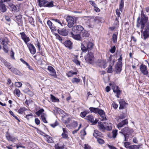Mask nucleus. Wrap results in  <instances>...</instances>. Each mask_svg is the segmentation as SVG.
<instances>
[{
	"label": "nucleus",
	"mask_w": 149,
	"mask_h": 149,
	"mask_svg": "<svg viewBox=\"0 0 149 149\" xmlns=\"http://www.w3.org/2000/svg\"><path fill=\"white\" fill-rule=\"evenodd\" d=\"M148 20V18L144 14L143 10L141 11V17H139L137 20L136 26L139 28L141 26V29L144 28V30L142 32L141 37L144 40L149 38V26L145 24Z\"/></svg>",
	"instance_id": "f257e3e1"
},
{
	"label": "nucleus",
	"mask_w": 149,
	"mask_h": 149,
	"mask_svg": "<svg viewBox=\"0 0 149 149\" xmlns=\"http://www.w3.org/2000/svg\"><path fill=\"white\" fill-rule=\"evenodd\" d=\"M84 58L86 62L90 64L92 63H93L94 59L93 53L88 51V54L85 56Z\"/></svg>",
	"instance_id": "f03ea898"
},
{
	"label": "nucleus",
	"mask_w": 149,
	"mask_h": 149,
	"mask_svg": "<svg viewBox=\"0 0 149 149\" xmlns=\"http://www.w3.org/2000/svg\"><path fill=\"white\" fill-rule=\"evenodd\" d=\"M74 17L68 16L66 18V20L68 22V26L69 28H71L72 27L74 24Z\"/></svg>",
	"instance_id": "7ed1b4c3"
},
{
	"label": "nucleus",
	"mask_w": 149,
	"mask_h": 149,
	"mask_svg": "<svg viewBox=\"0 0 149 149\" xmlns=\"http://www.w3.org/2000/svg\"><path fill=\"white\" fill-rule=\"evenodd\" d=\"M0 41L1 44L3 45V50L4 52L7 53L8 52V47L7 46L8 41L7 38H1L0 39Z\"/></svg>",
	"instance_id": "20e7f679"
},
{
	"label": "nucleus",
	"mask_w": 149,
	"mask_h": 149,
	"mask_svg": "<svg viewBox=\"0 0 149 149\" xmlns=\"http://www.w3.org/2000/svg\"><path fill=\"white\" fill-rule=\"evenodd\" d=\"M84 28L82 26L78 25L74 26L72 29V32L78 33H80L84 30Z\"/></svg>",
	"instance_id": "39448f33"
},
{
	"label": "nucleus",
	"mask_w": 149,
	"mask_h": 149,
	"mask_svg": "<svg viewBox=\"0 0 149 149\" xmlns=\"http://www.w3.org/2000/svg\"><path fill=\"white\" fill-rule=\"evenodd\" d=\"M140 70L141 72L144 75H147L148 74V72L147 69V67L144 64H141L140 66Z\"/></svg>",
	"instance_id": "423d86ee"
},
{
	"label": "nucleus",
	"mask_w": 149,
	"mask_h": 149,
	"mask_svg": "<svg viewBox=\"0 0 149 149\" xmlns=\"http://www.w3.org/2000/svg\"><path fill=\"white\" fill-rule=\"evenodd\" d=\"M97 113L98 114L101 116V118H100L101 120L103 121L107 120L105 116V113L101 109H98Z\"/></svg>",
	"instance_id": "0eeeda50"
},
{
	"label": "nucleus",
	"mask_w": 149,
	"mask_h": 149,
	"mask_svg": "<svg viewBox=\"0 0 149 149\" xmlns=\"http://www.w3.org/2000/svg\"><path fill=\"white\" fill-rule=\"evenodd\" d=\"M30 52L32 54H34L36 52V49L33 44L30 43H28L27 44Z\"/></svg>",
	"instance_id": "6e6552de"
},
{
	"label": "nucleus",
	"mask_w": 149,
	"mask_h": 149,
	"mask_svg": "<svg viewBox=\"0 0 149 149\" xmlns=\"http://www.w3.org/2000/svg\"><path fill=\"white\" fill-rule=\"evenodd\" d=\"M133 132V130L132 129H130L128 127H125L121 130V133L123 134L129 135Z\"/></svg>",
	"instance_id": "1a4fd4ad"
},
{
	"label": "nucleus",
	"mask_w": 149,
	"mask_h": 149,
	"mask_svg": "<svg viewBox=\"0 0 149 149\" xmlns=\"http://www.w3.org/2000/svg\"><path fill=\"white\" fill-rule=\"evenodd\" d=\"M47 69L50 73V74L54 77L57 78V76L55 69L53 67L50 66H48Z\"/></svg>",
	"instance_id": "9d476101"
},
{
	"label": "nucleus",
	"mask_w": 149,
	"mask_h": 149,
	"mask_svg": "<svg viewBox=\"0 0 149 149\" xmlns=\"http://www.w3.org/2000/svg\"><path fill=\"white\" fill-rule=\"evenodd\" d=\"M21 38L24 40V42L27 44L28 42L30 41V38L25 34L24 32L20 33Z\"/></svg>",
	"instance_id": "9b49d317"
},
{
	"label": "nucleus",
	"mask_w": 149,
	"mask_h": 149,
	"mask_svg": "<svg viewBox=\"0 0 149 149\" xmlns=\"http://www.w3.org/2000/svg\"><path fill=\"white\" fill-rule=\"evenodd\" d=\"M115 71L118 74H119L122 70V63L121 62H118L115 66Z\"/></svg>",
	"instance_id": "f8f14e48"
},
{
	"label": "nucleus",
	"mask_w": 149,
	"mask_h": 149,
	"mask_svg": "<svg viewBox=\"0 0 149 149\" xmlns=\"http://www.w3.org/2000/svg\"><path fill=\"white\" fill-rule=\"evenodd\" d=\"M112 89L113 92L116 93V96L117 97L119 98L121 92V91L119 89V87L118 86L114 85L113 86Z\"/></svg>",
	"instance_id": "ddd939ff"
},
{
	"label": "nucleus",
	"mask_w": 149,
	"mask_h": 149,
	"mask_svg": "<svg viewBox=\"0 0 149 149\" xmlns=\"http://www.w3.org/2000/svg\"><path fill=\"white\" fill-rule=\"evenodd\" d=\"M47 24L52 32L56 31L57 29L56 27L55 26V25L50 20H48L47 21Z\"/></svg>",
	"instance_id": "4468645a"
},
{
	"label": "nucleus",
	"mask_w": 149,
	"mask_h": 149,
	"mask_svg": "<svg viewBox=\"0 0 149 149\" xmlns=\"http://www.w3.org/2000/svg\"><path fill=\"white\" fill-rule=\"evenodd\" d=\"M71 36L75 40H80L81 39V37L80 33H78L74 32H71Z\"/></svg>",
	"instance_id": "2eb2a0df"
},
{
	"label": "nucleus",
	"mask_w": 149,
	"mask_h": 149,
	"mask_svg": "<svg viewBox=\"0 0 149 149\" xmlns=\"http://www.w3.org/2000/svg\"><path fill=\"white\" fill-rule=\"evenodd\" d=\"M58 33L62 36H66L68 34V32L65 29H58L57 30Z\"/></svg>",
	"instance_id": "dca6fc26"
},
{
	"label": "nucleus",
	"mask_w": 149,
	"mask_h": 149,
	"mask_svg": "<svg viewBox=\"0 0 149 149\" xmlns=\"http://www.w3.org/2000/svg\"><path fill=\"white\" fill-rule=\"evenodd\" d=\"M128 124V121L127 119H125L121 122H120L117 125V127L118 128H121L126 125Z\"/></svg>",
	"instance_id": "f3484780"
},
{
	"label": "nucleus",
	"mask_w": 149,
	"mask_h": 149,
	"mask_svg": "<svg viewBox=\"0 0 149 149\" xmlns=\"http://www.w3.org/2000/svg\"><path fill=\"white\" fill-rule=\"evenodd\" d=\"M86 118H87V119L93 124L97 123L98 121V120L97 119L94 120L93 117L92 116H88L86 117Z\"/></svg>",
	"instance_id": "a211bd4d"
},
{
	"label": "nucleus",
	"mask_w": 149,
	"mask_h": 149,
	"mask_svg": "<svg viewBox=\"0 0 149 149\" xmlns=\"http://www.w3.org/2000/svg\"><path fill=\"white\" fill-rule=\"evenodd\" d=\"M6 5L2 1L0 2V10L2 13H4L7 10Z\"/></svg>",
	"instance_id": "6ab92c4d"
},
{
	"label": "nucleus",
	"mask_w": 149,
	"mask_h": 149,
	"mask_svg": "<svg viewBox=\"0 0 149 149\" xmlns=\"http://www.w3.org/2000/svg\"><path fill=\"white\" fill-rule=\"evenodd\" d=\"M64 44L66 47H68L70 49H71L72 48V43L70 40L66 41L64 42Z\"/></svg>",
	"instance_id": "aec40b11"
},
{
	"label": "nucleus",
	"mask_w": 149,
	"mask_h": 149,
	"mask_svg": "<svg viewBox=\"0 0 149 149\" xmlns=\"http://www.w3.org/2000/svg\"><path fill=\"white\" fill-rule=\"evenodd\" d=\"M38 1L39 3L38 5L40 7H45L46 3H47V0H38Z\"/></svg>",
	"instance_id": "412c9836"
},
{
	"label": "nucleus",
	"mask_w": 149,
	"mask_h": 149,
	"mask_svg": "<svg viewBox=\"0 0 149 149\" xmlns=\"http://www.w3.org/2000/svg\"><path fill=\"white\" fill-rule=\"evenodd\" d=\"M50 19L53 21H54L55 22L58 23L61 26H63V25H65L64 22L63 20H60L57 19H54L52 18Z\"/></svg>",
	"instance_id": "4be33fe9"
},
{
	"label": "nucleus",
	"mask_w": 149,
	"mask_h": 149,
	"mask_svg": "<svg viewBox=\"0 0 149 149\" xmlns=\"http://www.w3.org/2000/svg\"><path fill=\"white\" fill-rule=\"evenodd\" d=\"M6 137L7 139L9 141H14L15 140V138L14 136L10 135L9 134L7 133Z\"/></svg>",
	"instance_id": "5701e85b"
},
{
	"label": "nucleus",
	"mask_w": 149,
	"mask_h": 149,
	"mask_svg": "<svg viewBox=\"0 0 149 149\" xmlns=\"http://www.w3.org/2000/svg\"><path fill=\"white\" fill-rule=\"evenodd\" d=\"M120 104V107L119 109H124L126 103L123 100H120L119 101Z\"/></svg>",
	"instance_id": "b1692460"
},
{
	"label": "nucleus",
	"mask_w": 149,
	"mask_h": 149,
	"mask_svg": "<svg viewBox=\"0 0 149 149\" xmlns=\"http://www.w3.org/2000/svg\"><path fill=\"white\" fill-rule=\"evenodd\" d=\"M81 50L83 52H86L88 49V48L86 46V43L81 44Z\"/></svg>",
	"instance_id": "393cba45"
},
{
	"label": "nucleus",
	"mask_w": 149,
	"mask_h": 149,
	"mask_svg": "<svg viewBox=\"0 0 149 149\" xmlns=\"http://www.w3.org/2000/svg\"><path fill=\"white\" fill-rule=\"evenodd\" d=\"M104 124H105L104 130H107L109 131L111 130L112 127V124L110 123H108L107 124L104 123Z\"/></svg>",
	"instance_id": "a878e982"
},
{
	"label": "nucleus",
	"mask_w": 149,
	"mask_h": 149,
	"mask_svg": "<svg viewBox=\"0 0 149 149\" xmlns=\"http://www.w3.org/2000/svg\"><path fill=\"white\" fill-rule=\"evenodd\" d=\"M124 7V0H121L119 3V9L120 11L122 12Z\"/></svg>",
	"instance_id": "bb28decb"
},
{
	"label": "nucleus",
	"mask_w": 149,
	"mask_h": 149,
	"mask_svg": "<svg viewBox=\"0 0 149 149\" xmlns=\"http://www.w3.org/2000/svg\"><path fill=\"white\" fill-rule=\"evenodd\" d=\"M101 133L96 130H94V133L93 134V136L97 139L101 136Z\"/></svg>",
	"instance_id": "cd10ccee"
},
{
	"label": "nucleus",
	"mask_w": 149,
	"mask_h": 149,
	"mask_svg": "<svg viewBox=\"0 0 149 149\" xmlns=\"http://www.w3.org/2000/svg\"><path fill=\"white\" fill-rule=\"evenodd\" d=\"M89 113V111L88 110H86L84 111L83 112H81L80 114V116L82 118L85 117L86 115Z\"/></svg>",
	"instance_id": "c85d7f7f"
},
{
	"label": "nucleus",
	"mask_w": 149,
	"mask_h": 149,
	"mask_svg": "<svg viewBox=\"0 0 149 149\" xmlns=\"http://www.w3.org/2000/svg\"><path fill=\"white\" fill-rule=\"evenodd\" d=\"M98 125L99 129L100 130L104 131V130L105 127L103 123L101 122H99L98 123Z\"/></svg>",
	"instance_id": "c756f323"
},
{
	"label": "nucleus",
	"mask_w": 149,
	"mask_h": 149,
	"mask_svg": "<svg viewBox=\"0 0 149 149\" xmlns=\"http://www.w3.org/2000/svg\"><path fill=\"white\" fill-rule=\"evenodd\" d=\"M11 71L16 74H18L19 73V72L16 68L12 67L10 69Z\"/></svg>",
	"instance_id": "7c9ffc66"
},
{
	"label": "nucleus",
	"mask_w": 149,
	"mask_h": 149,
	"mask_svg": "<svg viewBox=\"0 0 149 149\" xmlns=\"http://www.w3.org/2000/svg\"><path fill=\"white\" fill-rule=\"evenodd\" d=\"M45 136L46 137V140L48 143H52L53 142V141L52 137L46 134Z\"/></svg>",
	"instance_id": "2f4dec72"
},
{
	"label": "nucleus",
	"mask_w": 149,
	"mask_h": 149,
	"mask_svg": "<svg viewBox=\"0 0 149 149\" xmlns=\"http://www.w3.org/2000/svg\"><path fill=\"white\" fill-rule=\"evenodd\" d=\"M10 8L12 9V10L13 11H16L17 10V8L16 6L14 4L11 3L9 5Z\"/></svg>",
	"instance_id": "473e14b6"
},
{
	"label": "nucleus",
	"mask_w": 149,
	"mask_h": 149,
	"mask_svg": "<svg viewBox=\"0 0 149 149\" xmlns=\"http://www.w3.org/2000/svg\"><path fill=\"white\" fill-rule=\"evenodd\" d=\"M78 124L77 122L75 121H74L72 123L70 124L69 125H67V127H70V126L73 128H75L77 127V126Z\"/></svg>",
	"instance_id": "72a5a7b5"
},
{
	"label": "nucleus",
	"mask_w": 149,
	"mask_h": 149,
	"mask_svg": "<svg viewBox=\"0 0 149 149\" xmlns=\"http://www.w3.org/2000/svg\"><path fill=\"white\" fill-rule=\"evenodd\" d=\"M99 108H94L93 107H90L89 109L91 113H97V112Z\"/></svg>",
	"instance_id": "f704fd0d"
},
{
	"label": "nucleus",
	"mask_w": 149,
	"mask_h": 149,
	"mask_svg": "<svg viewBox=\"0 0 149 149\" xmlns=\"http://www.w3.org/2000/svg\"><path fill=\"white\" fill-rule=\"evenodd\" d=\"M54 6L53 1H51L50 2H48L47 1V3H46L45 7H52Z\"/></svg>",
	"instance_id": "c9c22d12"
},
{
	"label": "nucleus",
	"mask_w": 149,
	"mask_h": 149,
	"mask_svg": "<svg viewBox=\"0 0 149 149\" xmlns=\"http://www.w3.org/2000/svg\"><path fill=\"white\" fill-rule=\"evenodd\" d=\"M3 62L4 65L9 69H10V68L12 67L10 63L7 62L5 60L3 61Z\"/></svg>",
	"instance_id": "e433bc0d"
},
{
	"label": "nucleus",
	"mask_w": 149,
	"mask_h": 149,
	"mask_svg": "<svg viewBox=\"0 0 149 149\" xmlns=\"http://www.w3.org/2000/svg\"><path fill=\"white\" fill-rule=\"evenodd\" d=\"M46 114L45 113H42L41 116V118L42 121L45 123H47V121L46 119Z\"/></svg>",
	"instance_id": "4c0bfd02"
},
{
	"label": "nucleus",
	"mask_w": 149,
	"mask_h": 149,
	"mask_svg": "<svg viewBox=\"0 0 149 149\" xmlns=\"http://www.w3.org/2000/svg\"><path fill=\"white\" fill-rule=\"evenodd\" d=\"M86 46L88 48V49L92 48L93 46V44L92 42H89L86 43Z\"/></svg>",
	"instance_id": "58836bf2"
},
{
	"label": "nucleus",
	"mask_w": 149,
	"mask_h": 149,
	"mask_svg": "<svg viewBox=\"0 0 149 149\" xmlns=\"http://www.w3.org/2000/svg\"><path fill=\"white\" fill-rule=\"evenodd\" d=\"M141 145H137L130 146L129 149H138Z\"/></svg>",
	"instance_id": "ea45409f"
},
{
	"label": "nucleus",
	"mask_w": 149,
	"mask_h": 149,
	"mask_svg": "<svg viewBox=\"0 0 149 149\" xmlns=\"http://www.w3.org/2000/svg\"><path fill=\"white\" fill-rule=\"evenodd\" d=\"M44 110L43 109H39L38 111L36 113V114L38 116H39L40 115L41 116L43 113V112H44Z\"/></svg>",
	"instance_id": "a19ab883"
},
{
	"label": "nucleus",
	"mask_w": 149,
	"mask_h": 149,
	"mask_svg": "<svg viewBox=\"0 0 149 149\" xmlns=\"http://www.w3.org/2000/svg\"><path fill=\"white\" fill-rule=\"evenodd\" d=\"M51 99H52V101L53 102H59V99L58 98H56L55 96L52 95H51Z\"/></svg>",
	"instance_id": "79ce46f5"
},
{
	"label": "nucleus",
	"mask_w": 149,
	"mask_h": 149,
	"mask_svg": "<svg viewBox=\"0 0 149 149\" xmlns=\"http://www.w3.org/2000/svg\"><path fill=\"white\" fill-rule=\"evenodd\" d=\"M14 93L18 97H19L20 95V91L17 88L15 89L14 91Z\"/></svg>",
	"instance_id": "37998d69"
},
{
	"label": "nucleus",
	"mask_w": 149,
	"mask_h": 149,
	"mask_svg": "<svg viewBox=\"0 0 149 149\" xmlns=\"http://www.w3.org/2000/svg\"><path fill=\"white\" fill-rule=\"evenodd\" d=\"M117 38V36L116 34H113L112 36V40L114 43H116Z\"/></svg>",
	"instance_id": "c03bdc74"
},
{
	"label": "nucleus",
	"mask_w": 149,
	"mask_h": 149,
	"mask_svg": "<svg viewBox=\"0 0 149 149\" xmlns=\"http://www.w3.org/2000/svg\"><path fill=\"white\" fill-rule=\"evenodd\" d=\"M81 33L82 36L83 37H88L89 35V34L88 32L85 30L84 31H82Z\"/></svg>",
	"instance_id": "a18cd8bd"
},
{
	"label": "nucleus",
	"mask_w": 149,
	"mask_h": 149,
	"mask_svg": "<svg viewBox=\"0 0 149 149\" xmlns=\"http://www.w3.org/2000/svg\"><path fill=\"white\" fill-rule=\"evenodd\" d=\"M71 81L73 83H78L80 81V79L79 78H74L71 80Z\"/></svg>",
	"instance_id": "49530a36"
},
{
	"label": "nucleus",
	"mask_w": 149,
	"mask_h": 149,
	"mask_svg": "<svg viewBox=\"0 0 149 149\" xmlns=\"http://www.w3.org/2000/svg\"><path fill=\"white\" fill-rule=\"evenodd\" d=\"M33 114L32 113H30L27 114L25 118L28 120H29L30 118H32L33 117Z\"/></svg>",
	"instance_id": "de8ad7c7"
},
{
	"label": "nucleus",
	"mask_w": 149,
	"mask_h": 149,
	"mask_svg": "<svg viewBox=\"0 0 149 149\" xmlns=\"http://www.w3.org/2000/svg\"><path fill=\"white\" fill-rule=\"evenodd\" d=\"M97 139V141L99 144H102L104 143V141L103 140L98 138Z\"/></svg>",
	"instance_id": "09e8293b"
},
{
	"label": "nucleus",
	"mask_w": 149,
	"mask_h": 149,
	"mask_svg": "<svg viewBox=\"0 0 149 149\" xmlns=\"http://www.w3.org/2000/svg\"><path fill=\"white\" fill-rule=\"evenodd\" d=\"M62 136L63 138L64 139H67L68 138V135L67 133L63 132L62 134Z\"/></svg>",
	"instance_id": "8fccbe9b"
},
{
	"label": "nucleus",
	"mask_w": 149,
	"mask_h": 149,
	"mask_svg": "<svg viewBox=\"0 0 149 149\" xmlns=\"http://www.w3.org/2000/svg\"><path fill=\"white\" fill-rule=\"evenodd\" d=\"M112 72V68L111 65H110L108 68L107 72L108 73H111Z\"/></svg>",
	"instance_id": "3c124183"
},
{
	"label": "nucleus",
	"mask_w": 149,
	"mask_h": 149,
	"mask_svg": "<svg viewBox=\"0 0 149 149\" xmlns=\"http://www.w3.org/2000/svg\"><path fill=\"white\" fill-rule=\"evenodd\" d=\"M58 123L57 121H56L55 123L53 124H50V125L51 126H52L53 128L55 127L56 126L58 125Z\"/></svg>",
	"instance_id": "603ef678"
},
{
	"label": "nucleus",
	"mask_w": 149,
	"mask_h": 149,
	"mask_svg": "<svg viewBox=\"0 0 149 149\" xmlns=\"http://www.w3.org/2000/svg\"><path fill=\"white\" fill-rule=\"evenodd\" d=\"M89 3L90 4L92 5L93 7V8L95 6H97L96 4L93 1H89Z\"/></svg>",
	"instance_id": "864d4df0"
},
{
	"label": "nucleus",
	"mask_w": 149,
	"mask_h": 149,
	"mask_svg": "<svg viewBox=\"0 0 149 149\" xmlns=\"http://www.w3.org/2000/svg\"><path fill=\"white\" fill-rule=\"evenodd\" d=\"M22 84L19 82H16L15 83V85L18 87H20L22 86Z\"/></svg>",
	"instance_id": "5fc2aeb1"
},
{
	"label": "nucleus",
	"mask_w": 149,
	"mask_h": 149,
	"mask_svg": "<svg viewBox=\"0 0 149 149\" xmlns=\"http://www.w3.org/2000/svg\"><path fill=\"white\" fill-rule=\"evenodd\" d=\"M117 130H113L112 131V133H113V138H115L116 137V136L117 134Z\"/></svg>",
	"instance_id": "6e6d98bb"
},
{
	"label": "nucleus",
	"mask_w": 149,
	"mask_h": 149,
	"mask_svg": "<svg viewBox=\"0 0 149 149\" xmlns=\"http://www.w3.org/2000/svg\"><path fill=\"white\" fill-rule=\"evenodd\" d=\"M116 50V47L114 46L112 47H111L110 50V52L112 53H113L115 52Z\"/></svg>",
	"instance_id": "4d7b16f0"
},
{
	"label": "nucleus",
	"mask_w": 149,
	"mask_h": 149,
	"mask_svg": "<svg viewBox=\"0 0 149 149\" xmlns=\"http://www.w3.org/2000/svg\"><path fill=\"white\" fill-rule=\"evenodd\" d=\"M73 62L77 65H80V62L79 61L77 58L74 59L73 60Z\"/></svg>",
	"instance_id": "13d9d810"
},
{
	"label": "nucleus",
	"mask_w": 149,
	"mask_h": 149,
	"mask_svg": "<svg viewBox=\"0 0 149 149\" xmlns=\"http://www.w3.org/2000/svg\"><path fill=\"white\" fill-rule=\"evenodd\" d=\"M72 71H73L72 70L69 71L68 73L66 74L69 77H72L73 75Z\"/></svg>",
	"instance_id": "bf43d9fd"
},
{
	"label": "nucleus",
	"mask_w": 149,
	"mask_h": 149,
	"mask_svg": "<svg viewBox=\"0 0 149 149\" xmlns=\"http://www.w3.org/2000/svg\"><path fill=\"white\" fill-rule=\"evenodd\" d=\"M130 144V143L129 142H126L124 143V145L125 147L126 148H128L129 149L130 146L129 145Z\"/></svg>",
	"instance_id": "052dcab7"
},
{
	"label": "nucleus",
	"mask_w": 149,
	"mask_h": 149,
	"mask_svg": "<svg viewBox=\"0 0 149 149\" xmlns=\"http://www.w3.org/2000/svg\"><path fill=\"white\" fill-rule=\"evenodd\" d=\"M64 148V146H59L58 144L56 146H55V149H63Z\"/></svg>",
	"instance_id": "680f3d73"
},
{
	"label": "nucleus",
	"mask_w": 149,
	"mask_h": 149,
	"mask_svg": "<svg viewBox=\"0 0 149 149\" xmlns=\"http://www.w3.org/2000/svg\"><path fill=\"white\" fill-rule=\"evenodd\" d=\"M55 35L56 36V38L57 39L60 41H61L62 40L60 36L58 34H55Z\"/></svg>",
	"instance_id": "e2e57ef3"
},
{
	"label": "nucleus",
	"mask_w": 149,
	"mask_h": 149,
	"mask_svg": "<svg viewBox=\"0 0 149 149\" xmlns=\"http://www.w3.org/2000/svg\"><path fill=\"white\" fill-rule=\"evenodd\" d=\"M35 123L37 125L40 124V121L38 118H36L35 119Z\"/></svg>",
	"instance_id": "0e129e2a"
},
{
	"label": "nucleus",
	"mask_w": 149,
	"mask_h": 149,
	"mask_svg": "<svg viewBox=\"0 0 149 149\" xmlns=\"http://www.w3.org/2000/svg\"><path fill=\"white\" fill-rule=\"evenodd\" d=\"M85 130V128H84V129L81 130V134L83 135L84 136L86 135V134Z\"/></svg>",
	"instance_id": "69168bd1"
},
{
	"label": "nucleus",
	"mask_w": 149,
	"mask_h": 149,
	"mask_svg": "<svg viewBox=\"0 0 149 149\" xmlns=\"http://www.w3.org/2000/svg\"><path fill=\"white\" fill-rule=\"evenodd\" d=\"M116 12L118 17H119L120 15V13L119 12V10L118 9H117L116 10Z\"/></svg>",
	"instance_id": "338daca9"
},
{
	"label": "nucleus",
	"mask_w": 149,
	"mask_h": 149,
	"mask_svg": "<svg viewBox=\"0 0 149 149\" xmlns=\"http://www.w3.org/2000/svg\"><path fill=\"white\" fill-rule=\"evenodd\" d=\"M84 148L85 149H91V147L88 145L85 144Z\"/></svg>",
	"instance_id": "774afa93"
}]
</instances>
